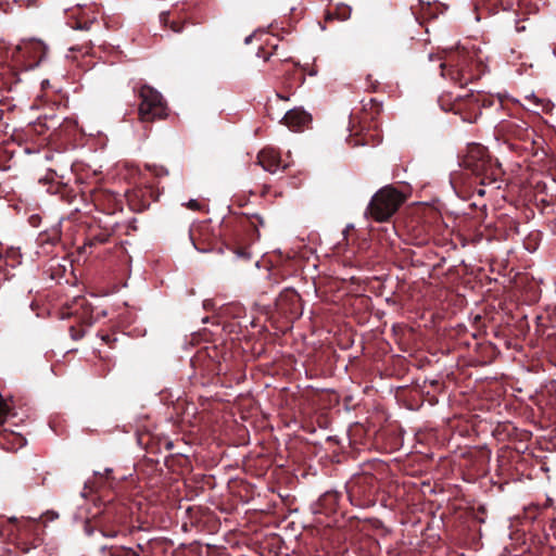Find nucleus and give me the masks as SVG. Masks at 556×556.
<instances>
[{"label":"nucleus","mask_w":556,"mask_h":556,"mask_svg":"<svg viewBox=\"0 0 556 556\" xmlns=\"http://www.w3.org/2000/svg\"><path fill=\"white\" fill-rule=\"evenodd\" d=\"M0 442L8 443V448L17 451L27 444V440L21 433H7V430L0 434Z\"/></svg>","instance_id":"39448f33"},{"label":"nucleus","mask_w":556,"mask_h":556,"mask_svg":"<svg viewBox=\"0 0 556 556\" xmlns=\"http://www.w3.org/2000/svg\"><path fill=\"white\" fill-rule=\"evenodd\" d=\"M9 520H10L11 522H15L17 519H16V517H12V518H10Z\"/></svg>","instance_id":"f3484780"},{"label":"nucleus","mask_w":556,"mask_h":556,"mask_svg":"<svg viewBox=\"0 0 556 556\" xmlns=\"http://www.w3.org/2000/svg\"><path fill=\"white\" fill-rule=\"evenodd\" d=\"M332 18H336V14L334 13H328L327 14V20H332Z\"/></svg>","instance_id":"ddd939ff"},{"label":"nucleus","mask_w":556,"mask_h":556,"mask_svg":"<svg viewBox=\"0 0 556 556\" xmlns=\"http://www.w3.org/2000/svg\"><path fill=\"white\" fill-rule=\"evenodd\" d=\"M49 517V520H54L59 517V515L56 513H51V514H47Z\"/></svg>","instance_id":"9b49d317"},{"label":"nucleus","mask_w":556,"mask_h":556,"mask_svg":"<svg viewBox=\"0 0 556 556\" xmlns=\"http://www.w3.org/2000/svg\"><path fill=\"white\" fill-rule=\"evenodd\" d=\"M252 38H253V35H249L248 37H245L244 43L249 45L252 41Z\"/></svg>","instance_id":"f8f14e48"},{"label":"nucleus","mask_w":556,"mask_h":556,"mask_svg":"<svg viewBox=\"0 0 556 556\" xmlns=\"http://www.w3.org/2000/svg\"><path fill=\"white\" fill-rule=\"evenodd\" d=\"M101 534L105 538H115L117 535V533L115 531L113 532H110V533H106V532H103L101 531Z\"/></svg>","instance_id":"9d476101"},{"label":"nucleus","mask_w":556,"mask_h":556,"mask_svg":"<svg viewBox=\"0 0 556 556\" xmlns=\"http://www.w3.org/2000/svg\"><path fill=\"white\" fill-rule=\"evenodd\" d=\"M109 339H110L109 336L102 337V340L109 341Z\"/></svg>","instance_id":"6ab92c4d"},{"label":"nucleus","mask_w":556,"mask_h":556,"mask_svg":"<svg viewBox=\"0 0 556 556\" xmlns=\"http://www.w3.org/2000/svg\"><path fill=\"white\" fill-rule=\"evenodd\" d=\"M404 197L393 187H383L371 198L366 210V215L376 222L388 220L403 203Z\"/></svg>","instance_id":"f257e3e1"},{"label":"nucleus","mask_w":556,"mask_h":556,"mask_svg":"<svg viewBox=\"0 0 556 556\" xmlns=\"http://www.w3.org/2000/svg\"><path fill=\"white\" fill-rule=\"evenodd\" d=\"M257 164L268 173L275 174L279 169H283L287 165L281 166L280 155L274 148H265L257 155Z\"/></svg>","instance_id":"7ed1b4c3"},{"label":"nucleus","mask_w":556,"mask_h":556,"mask_svg":"<svg viewBox=\"0 0 556 556\" xmlns=\"http://www.w3.org/2000/svg\"><path fill=\"white\" fill-rule=\"evenodd\" d=\"M352 8L344 3H339L336 8V18L340 21H348L351 17Z\"/></svg>","instance_id":"423d86ee"},{"label":"nucleus","mask_w":556,"mask_h":556,"mask_svg":"<svg viewBox=\"0 0 556 556\" xmlns=\"http://www.w3.org/2000/svg\"><path fill=\"white\" fill-rule=\"evenodd\" d=\"M85 532H86L87 535H92L93 532H94V529L87 525L85 527Z\"/></svg>","instance_id":"1a4fd4ad"},{"label":"nucleus","mask_w":556,"mask_h":556,"mask_svg":"<svg viewBox=\"0 0 556 556\" xmlns=\"http://www.w3.org/2000/svg\"><path fill=\"white\" fill-rule=\"evenodd\" d=\"M200 206H201L200 203L194 199L189 200L187 203V207L190 210H193V211L199 210Z\"/></svg>","instance_id":"6e6552de"},{"label":"nucleus","mask_w":556,"mask_h":556,"mask_svg":"<svg viewBox=\"0 0 556 556\" xmlns=\"http://www.w3.org/2000/svg\"><path fill=\"white\" fill-rule=\"evenodd\" d=\"M283 124L292 131H299L311 122V115L301 109L289 110L283 118Z\"/></svg>","instance_id":"20e7f679"},{"label":"nucleus","mask_w":556,"mask_h":556,"mask_svg":"<svg viewBox=\"0 0 556 556\" xmlns=\"http://www.w3.org/2000/svg\"><path fill=\"white\" fill-rule=\"evenodd\" d=\"M109 556H117L116 554L111 553Z\"/></svg>","instance_id":"412c9836"},{"label":"nucleus","mask_w":556,"mask_h":556,"mask_svg":"<svg viewBox=\"0 0 556 556\" xmlns=\"http://www.w3.org/2000/svg\"><path fill=\"white\" fill-rule=\"evenodd\" d=\"M104 472H105V475H109V473L112 472V469L111 468H105Z\"/></svg>","instance_id":"2eb2a0df"},{"label":"nucleus","mask_w":556,"mask_h":556,"mask_svg":"<svg viewBox=\"0 0 556 556\" xmlns=\"http://www.w3.org/2000/svg\"><path fill=\"white\" fill-rule=\"evenodd\" d=\"M81 496L85 497L86 496V492L85 490L81 492Z\"/></svg>","instance_id":"aec40b11"},{"label":"nucleus","mask_w":556,"mask_h":556,"mask_svg":"<svg viewBox=\"0 0 556 556\" xmlns=\"http://www.w3.org/2000/svg\"><path fill=\"white\" fill-rule=\"evenodd\" d=\"M128 552H131L134 556H138L136 552H134L131 548L127 549Z\"/></svg>","instance_id":"dca6fc26"},{"label":"nucleus","mask_w":556,"mask_h":556,"mask_svg":"<svg viewBox=\"0 0 556 556\" xmlns=\"http://www.w3.org/2000/svg\"><path fill=\"white\" fill-rule=\"evenodd\" d=\"M10 416V405L9 403L0 395V425H2L7 418Z\"/></svg>","instance_id":"0eeeda50"},{"label":"nucleus","mask_w":556,"mask_h":556,"mask_svg":"<svg viewBox=\"0 0 556 556\" xmlns=\"http://www.w3.org/2000/svg\"><path fill=\"white\" fill-rule=\"evenodd\" d=\"M172 29L176 33L180 31V28L176 27V26H172Z\"/></svg>","instance_id":"4468645a"},{"label":"nucleus","mask_w":556,"mask_h":556,"mask_svg":"<svg viewBox=\"0 0 556 556\" xmlns=\"http://www.w3.org/2000/svg\"><path fill=\"white\" fill-rule=\"evenodd\" d=\"M106 548H108L106 546H102L101 549H100L101 553H104L106 551Z\"/></svg>","instance_id":"a211bd4d"},{"label":"nucleus","mask_w":556,"mask_h":556,"mask_svg":"<svg viewBox=\"0 0 556 556\" xmlns=\"http://www.w3.org/2000/svg\"><path fill=\"white\" fill-rule=\"evenodd\" d=\"M139 97L141 99L139 115L143 122H151L166 116L167 108L162 94L157 90L143 86L139 91Z\"/></svg>","instance_id":"f03ea898"}]
</instances>
